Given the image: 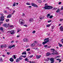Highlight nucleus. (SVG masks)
I'll list each match as a JSON object with an SVG mask.
<instances>
[{"instance_id": "45", "label": "nucleus", "mask_w": 63, "mask_h": 63, "mask_svg": "<svg viewBox=\"0 0 63 63\" xmlns=\"http://www.w3.org/2000/svg\"><path fill=\"white\" fill-rule=\"evenodd\" d=\"M13 57L14 59H16V56L15 55H14Z\"/></svg>"}, {"instance_id": "52", "label": "nucleus", "mask_w": 63, "mask_h": 63, "mask_svg": "<svg viewBox=\"0 0 63 63\" xmlns=\"http://www.w3.org/2000/svg\"><path fill=\"white\" fill-rule=\"evenodd\" d=\"M47 59L48 61L49 60V59H50V58H47Z\"/></svg>"}, {"instance_id": "2", "label": "nucleus", "mask_w": 63, "mask_h": 63, "mask_svg": "<svg viewBox=\"0 0 63 63\" xmlns=\"http://www.w3.org/2000/svg\"><path fill=\"white\" fill-rule=\"evenodd\" d=\"M19 24L21 25H24L25 23L24 20L22 19H21L19 20Z\"/></svg>"}, {"instance_id": "12", "label": "nucleus", "mask_w": 63, "mask_h": 63, "mask_svg": "<svg viewBox=\"0 0 63 63\" xmlns=\"http://www.w3.org/2000/svg\"><path fill=\"white\" fill-rule=\"evenodd\" d=\"M36 58L37 59H39L40 58H41V55L38 56V55H36Z\"/></svg>"}, {"instance_id": "18", "label": "nucleus", "mask_w": 63, "mask_h": 63, "mask_svg": "<svg viewBox=\"0 0 63 63\" xmlns=\"http://www.w3.org/2000/svg\"><path fill=\"white\" fill-rule=\"evenodd\" d=\"M60 9H58L57 11H56V12L57 13H59L60 12Z\"/></svg>"}, {"instance_id": "38", "label": "nucleus", "mask_w": 63, "mask_h": 63, "mask_svg": "<svg viewBox=\"0 0 63 63\" xmlns=\"http://www.w3.org/2000/svg\"><path fill=\"white\" fill-rule=\"evenodd\" d=\"M15 12V11L14 10L13 11V13L11 14V15H14V13Z\"/></svg>"}, {"instance_id": "53", "label": "nucleus", "mask_w": 63, "mask_h": 63, "mask_svg": "<svg viewBox=\"0 0 63 63\" xmlns=\"http://www.w3.org/2000/svg\"><path fill=\"white\" fill-rule=\"evenodd\" d=\"M63 10V7H62L61 8V10Z\"/></svg>"}, {"instance_id": "28", "label": "nucleus", "mask_w": 63, "mask_h": 63, "mask_svg": "<svg viewBox=\"0 0 63 63\" xmlns=\"http://www.w3.org/2000/svg\"><path fill=\"white\" fill-rule=\"evenodd\" d=\"M34 49L35 50H39V49H38V48H34Z\"/></svg>"}, {"instance_id": "9", "label": "nucleus", "mask_w": 63, "mask_h": 63, "mask_svg": "<svg viewBox=\"0 0 63 63\" xmlns=\"http://www.w3.org/2000/svg\"><path fill=\"white\" fill-rule=\"evenodd\" d=\"M50 60L51 61V63H53L54 62V59L52 58H51L50 59Z\"/></svg>"}, {"instance_id": "19", "label": "nucleus", "mask_w": 63, "mask_h": 63, "mask_svg": "<svg viewBox=\"0 0 63 63\" xmlns=\"http://www.w3.org/2000/svg\"><path fill=\"white\" fill-rule=\"evenodd\" d=\"M37 2H38L39 3H41L42 2V1H41V0H37Z\"/></svg>"}, {"instance_id": "39", "label": "nucleus", "mask_w": 63, "mask_h": 63, "mask_svg": "<svg viewBox=\"0 0 63 63\" xmlns=\"http://www.w3.org/2000/svg\"><path fill=\"white\" fill-rule=\"evenodd\" d=\"M26 4L27 5H30V3H26Z\"/></svg>"}, {"instance_id": "1", "label": "nucleus", "mask_w": 63, "mask_h": 63, "mask_svg": "<svg viewBox=\"0 0 63 63\" xmlns=\"http://www.w3.org/2000/svg\"><path fill=\"white\" fill-rule=\"evenodd\" d=\"M53 6L47 5V3H46L45 4V6L44 7V8L45 10H51V9H53Z\"/></svg>"}, {"instance_id": "31", "label": "nucleus", "mask_w": 63, "mask_h": 63, "mask_svg": "<svg viewBox=\"0 0 63 63\" xmlns=\"http://www.w3.org/2000/svg\"><path fill=\"white\" fill-rule=\"evenodd\" d=\"M43 18L44 17L40 16V19H43Z\"/></svg>"}, {"instance_id": "42", "label": "nucleus", "mask_w": 63, "mask_h": 63, "mask_svg": "<svg viewBox=\"0 0 63 63\" xmlns=\"http://www.w3.org/2000/svg\"><path fill=\"white\" fill-rule=\"evenodd\" d=\"M4 47V45H2L0 46L1 48H3Z\"/></svg>"}, {"instance_id": "61", "label": "nucleus", "mask_w": 63, "mask_h": 63, "mask_svg": "<svg viewBox=\"0 0 63 63\" xmlns=\"http://www.w3.org/2000/svg\"><path fill=\"white\" fill-rule=\"evenodd\" d=\"M61 4V2H59V5H60Z\"/></svg>"}, {"instance_id": "46", "label": "nucleus", "mask_w": 63, "mask_h": 63, "mask_svg": "<svg viewBox=\"0 0 63 63\" xmlns=\"http://www.w3.org/2000/svg\"><path fill=\"white\" fill-rule=\"evenodd\" d=\"M33 55H31V56H30V58H32V57H33Z\"/></svg>"}, {"instance_id": "23", "label": "nucleus", "mask_w": 63, "mask_h": 63, "mask_svg": "<svg viewBox=\"0 0 63 63\" xmlns=\"http://www.w3.org/2000/svg\"><path fill=\"white\" fill-rule=\"evenodd\" d=\"M19 59L20 60H22V58L21 57H20L19 58Z\"/></svg>"}, {"instance_id": "64", "label": "nucleus", "mask_w": 63, "mask_h": 63, "mask_svg": "<svg viewBox=\"0 0 63 63\" xmlns=\"http://www.w3.org/2000/svg\"><path fill=\"white\" fill-rule=\"evenodd\" d=\"M19 36L18 35L17 36V38H19Z\"/></svg>"}, {"instance_id": "49", "label": "nucleus", "mask_w": 63, "mask_h": 63, "mask_svg": "<svg viewBox=\"0 0 63 63\" xmlns=\"http://www.w3.org/2000/svg\"><path fill=\"white\" fill-rule=\"evenodd\" d=\"M36 32V31H34L32 32V33H35Z\"/></svg>"}, {"instance_id": "29", "label": "nucleus", "mask_w": 63, "mask_h": 63, "mask_svg": "<svg viewBox=\"0 0 63 63\" xmlns=\"http://www.w3.org/2000/svg\"><path fill=\"white\" fill-rule=\"evenodd\" d=\"M52 29L51 30V31H52V32H53L52 31V29H54V26H52L51 27Z\"/></svg>"}, {"instance_id": "13", "label": "nucleus", "mask_w": 63, "mask_h": 63, "mask_svg": "<svg viewBox=\"0 0 63 63\" xmlns=\"http://www.w3.org/2000/svg\"><path fill=\"white\" fill-rule=\"evenodd\" d=\"M29 21L30 22H33V21H34V20L32 18H30L29 20Z\"/></svg>"}, {"instance_id": "27", "label": "nucleus", "mask_w": 63, "mask_h": 63, "mask_svg": "<svg viewBox=\"0 0 63 63\" xmlns=\"http://www.w3.org/2000/svg\"><path fill=\"white\" fill-rule=\"evenodd\" d=\"M2 61H3V59H2V58H0V62H2Z\"/></svg>"}, {"instance_id": "25", "label": "nucleus", "mask_w": 63, "mask_h": 63, "mask_svg": "<svg viewBox=\"0 0 63 63\" xmlns=\"http://www.w3.org/2000/svg\"><path fill=\"white\" fill-rule=\"evenodd\" d=\"M3 29V28L2 27H1L0 28V30H1V31H2V30H3V29Z\"/></svg>"}, {"instance_id": "3", "label": "nucleus", "mask_w": 63, "mask_h": 63, "mask_svg": "<svg viewBox=\"0 0 63 63\" xmlns=\"http://www.w3.org/2000/svg\"><path fill=\"white\" fill-rule=\"evenodd\" d=\"M48 39H49V38H47L45 39L44 40V41H44L43 43V45H45V44H46L48 42H49V40H48Z\"/></svg>"}, {"instance_id": "8", "label": "nucleus", "mask_w": 63, "mask_h": 63, "mask_svg": "<svg viewBox=\"0 0 63 63\" xmlns=\"http://www.w3.org/2000/svg\"><path fill=\"white\" fill-rule=\"evenodd\" d=\"M9 32L10 34H12V35L13 34H15V31L14 30H12L11 31H9Z\"/></svg>"}, {"instance_id": "33", "label": "nucleus", "mask_w": 63, "mask_h": 63, "mask_svg": "<svg viewBox=\"0 0 63 63\" xmlns=\"http://www.w3.org/2000/svg\"><path fill=\"white\" fill-rule=\"evenodd\" d=\"M25 61H27V62H29V60L27 58H26L25 59Z\"/></svg>"}, {"instance_id": "17", "label": "nucleus", "mask_w": 63, "mask_h": 63, "mask_svg": "<svg viewBox=\"0 0 63 63\" xmlns=\"http://www.w3.org/2000/svg\"><path fill=\"white\" fill-rule=\"evenodd\" d=\"M11 16H12V15H10L8 16L7 17V18H10V17H11Z\"/></svg>"}, {"instance_id": "55", "label": "nucleus", "mask_w": 63, "mask_h": 63, "mask_svg": "<svg viewBox=\"0 0 63 63\" xmlns=\"http://www.w3.org/2000/svg\"><path fill=\"white\" fill-rule=\"evenodd\" d=\"M61 61H62L60 59L59 60V62H61Z\"/></svg>"}, {"instance_id": "35", "label": "nucleus", "mask_w": 63, "mask_h": 63, "mask_svg": "<svg viewBox=\"0 0 63 63\" xmlns=\"http://www.w3.org/2000/svg\"><path fill=\"white\" fill-rule=\"evenodd\" d=\"M20 30H20V29L18 30L17 33H18V32H19Z\"/></svg>"}, {"instance_id": "30", "label": "nucleus", "mask_w": 63, "mask_h": 63, "mask_svg": "<svg viewBox=\"0 0 63 63\" xmlns=\"http://www.w3.org/2000/svg\"><path fill=\"white\" fill-rule=\"evenodd\" d=\"M8 48H12V46H9L8 47Z\"/></svg>"}, {"instance_id": "51", "label": "nucleus", "mask_w": 63, "mask_h": 63, "mask_svg": "<svg viewBox=\"0 0 63 63\" xmlns=\"http://www.w3.org/2000/svg\"><path fill=\"white\" fill-rule=\"evenodd\" d=\"M7 53L8 55H9V54H10V53L9 52H7Z\"/></svg>"}, {"instance_id": "10", "label": "nucleus", "mask_w": 63, "mask_h": 63, "mask_svg": "<svg viewBox=\"0 0 63 63\" xmlns=\"http://www.w3.org/2000/svg\"><path fill=\"white\" fill-rule=\"evenodd\" d=\"M23 40L24 42H28L29 41V40L27 38H24Z\"/></svg>"}, {"instance_id": "15", "label": "nucleus", "mask_w": 63, "mask_h": 63, "mask_svg": "<svg viewBox=\"0 0 63 63\" xmlns=\"http://www.w3.org/2000/svg\"><path fill=\"white\" fill-rule=\"evenodd\" d=\"M50 55V53H47L46 54V55L47 56H49Z\"/></svg>"}, {"instance_id": "34", "label": "nucleus", "mask_w": 63, "mask_h": 63, "mask_svg": "<svg viewBox=\"0 0 63 63\" xmlns=\"http://www.w3.org/2000/svg\"><path fill=\"white\" fill-rule=\"evenodd\" d=\"M10 27H12V28H14V26L13 25H11L10 26Z\"/></svg>"}, {"instance_id": "6", "label": "nucleus", "mask_w": 63, "mask_h": 63, "mask_svg": "<svg viewBox=\"0 0 63 63\" xmlns=\"http://www.w3.org/2000/svg\"><path fill=\"white\" fill-rule=\"evenodd\" d=\"M3 26H4L5 27H6V28H7L8 27V26H10V25L9 24H7L6 23L4 24L3 25Z\"/></svg>"}, {"instance_id": "5", "label": "nucleus", "mask_w": 63, "mask_h": 63, "mask_svg": "<svg viewBox=\"0 0 63 63\" xmlns=\"http://www.w3.org/2000/svg\"><path fill=\"white\" fill-rule=\"evenodd\" d=\"M31 5H32V6H33V7H37V8H38V5H36L35 3H31Z\"/></svg>"}, {"instance_id": "21", "label": "nucleus", "mask_w": 63, "mask_h": 63, "mask_svg": "<svg viewBox=\"0 0 63 63\" xmlns=\"http://www.w3.org/2000/svg\"><path fill=\"white\" fill-rule=\"evenodd\" d=\"M20 61V60L19 59H16V62H19Z\"/></svg>"}, {"instance_id": "63", "label": "nucleus", "mask_w": 63, "mask_h": 63, "mask_svg": "<svg viewBox=\"0 0 63 63\" xmlns=\"http://www.w3.org/2000/svg\"><path fill=\"white\" fill-rule=\"evenodd\" d=\"M50 21H51V20H49V21H48V23L50 22Z\"/></svg>"}, {"instance_id": "14", "label": "nucleus", "mask_w": 63, "mask_h": 63, "mask_svg": "<svg viewBox=\"0 0 63 63\" xmlns=\"http://www.w3.org/2000/svg\"><path fill=\"white\" fill-rule=\"evenodd\" d=\"M9 60L11 62H13V61H14V59H13L12 58H11L9 59Z\"/></svg>"}, {"instance_id": "4", "label": "nucleus", "mask_w": 63, "mask_h": 63, "mask_svg": "<svg viewBox=\"0 0 63 63\" xmlns=\"http://www.w3.org/2000/svg\"><path fill=\"white\" fill-rule=\"evenodd\" d=\"M51 50L52 51H53V52L52 53V54L54 55V54H56V55H57L58 54V53L56 52V51H54V49L51 48Z\"/></svg>"}, {"instance_id": "11", "label": "nucleus", "mask_w": 63, "mask_h": 63, "mask_svg": "<svg viewBox=\"0 0 63 63\" xmlns=\"http://www.w3.org/2000/svg\"><path fill=\"white\" fill-rule=\"evenodd\" d=\"M60 30L62 31H63V26H61L60 27Z\"/></svg>"}, {"instance_id": "41", "label": "nucleus", "mask_w": 63, "mask_h": 63, "mask_svg": "<svg viewBox=\"0 0 63 63\" xmlns=\"http://www.w3.org/2000/svg\"><path fill=\"white\" fill-rule=\"evenodd\" d=\"M60 22L61 21H63V19H60Z\"/></svg>"}, {"instance_id": "62", "label": "nucleus", "mask_w": 63, "mask_h": 63, "mask_svg": "<svg viewBox=\"0 0 63 63\" xmlns=\"http://www.w3.org/2000/svg\"><path fill=\"white\" fill-rule=\"evenodd\" d=\"M22 56L24 58H25V57H26V56Z\"/></svg>"}, {"instance_id": "56", "label": "nucleus", "mask_w": 63, "mask_h": 63, "mask_svg": "<svg viewBox=\"0 0 63 63\" xmlns=\"http://www.w3.org/2000/svg\"><path fill=\"white\" fill-rule=\"evenodd\" d=\"M16 6H18V3H16Z\"/></svg>"}, {"instance_id": "59", "label": "nucleus", "mask_w": 63, "mask_h": 63, "mask_svg": "<svg viewBox=\"0 0 63 63\" xmlns=\"http://www.w3.org/2000/svg\"><path fill=\"white\" fill-rule=\"evenodd\" d=\"M48 60L47 59H46L45 60V61H46L47 62L48 61Z\"/></svg>"}, {"instance_id": "20", "label": "nucleus", "mask_w": 63, "mask_h": 63, "mask_svg": "<svg viewBox=\"0 0 63 63\" xmlns=\"http://www.w3.org/2000/svg\"><path fill=\"white\" fill-rule=\"evenodd\" d=\"M22 55H23V54H25V55H26V52L25 51L22 53Z\"/></svg>"}, {"instance_id": "37", "label": "nucleus", "mask_w": 63, "mask_h": 63, "mask_svg": "<svg viewBox=\"0 0 63 63\" xmlns=\"http://www.w3.org/2000/svg\"><path fill=\"white\" fill-rule=\"evenodd\" d=\"M50 18H52L53 17V16L51 15L49 17Z\"/></svg>"}, {"instance_id": "40", "label": "nucleus", "mask_w": 63, "mask_h": 63, "mask_svg": "<svg viewBox=\"0 0 63 63\" xmlns=\"http://www.w3.org/2000/svg\"><path fill=\"white\" fill-rule=\"evenodd\" d=\"M30 48H29L28 49H27V51H30Z\"/></svg>"}, {"instance_id": "16", "label": "nucleus", "mask_w": 63, "mask_h": 63, "mask_svg": "<svg viewBox=\"0 0 63 63\" xmlns=\"http://www.w3.org/2000/svg\"><path fill=\"white\" fill-rule=\"evenodd\" d=\"M34 46H35V44L32 43L31 44V47H34Z\"/></svg>"}, {"instance_id": "24", "label": "nucleus", "mask_w": 63, "mask_h": 63, "mask_svg": "<svg viewBox=\"0 0 63 63\" xmlns=\"http://www.w3.org/2000/svg\"><path fill=\"white\" fill-rule=\"evenodd\" d=\"M50 16V14H47V18H49V16Z\"/></svg>"}, {"instance_id": "54", "label": "nucleus", "mask_w": 63, "mask_h": 63, "mask_svg": "<svg viewBox=\"0 0 63 63\" xmlns=\"http://www.w3.org/2000/svg\"><path fill=\"white\" fill-rule=\"evenodd\" d=\"M4 13H7V11H6V10H4Z\"/></svg>"}, {"instance_id": "58", "label": "nucleus", "mask_w": 63, "mask_h": 63, "mask_svg": "<svg viewBox=\"0 0 63 63\" xmlns=\"http://www.w3.org/2000/svg\"><path fill=\"white\" fill-rule=\"evenodd\" d=\"M25 16V14L23 13L22 16Z\"/></svg>"}, {"instance_id": "47", "label": "nucleus", "mask_w": 63, "mask_h": 63, "mask_svg": "<svg viewBox=\"0 0 63 63\" xmlns=\"http://www.w3.org/2000/svg\"><path fill=\"white\" fill-rule=\"evenodd\" d=\"M51 47V46H47V48H50V47Z\"/></svg>"}, {"instance_id": "7", "label": "nucleus", "mask_w": 63, "mask_h": 63, "mask_svg": "<svg viewBox=\"0 0 63 63\" xmlns=\"http://www.w3.org/2000/svg\"><path fill=\"white\" fill-rule=\"evenodd\" d=\"M4 16H2L0 17V21H4Z\"/></svg>"}, {"instance_id": "60", "label": "nucleus", "mask_w": 63, "mask_h": 63, "mask_svg": "<svg viewBox=\"0 0 63 63\" xmlns=\"http://www.w3.org/2000/svg\"><path fill=\"white\" fill-rule=\"evenodd\" d=\"M60 60V59L59 58H58V59H56V60Z\"/></svg>"}, {"instance_id": "43", "label": "nucleus", "mask_w": 63, "mask_h": 63, "mask_svg": "<svg viewBox=\"0 0 63 63\" xmlns=\"http://www.w3.org/2000/svg\"><path fill=\"white\" fill-rule=\"evenodd\" d=\"M44 47H45V48H47V45H46L44 46Z\"/></svg>"}, {"instance_id": "36", "label": "nucleus", "mask_w": 63, "mask_h": 63, "mask_svg": "<svg viewBox=\"0 0 63 63\" xmlns=\"http://www.w3.org/2000/svg\"><path fill=\"white\" fill-rule=\"evenodd\" d=\"M60 56H58L57 57H56L55 58H60Z\"/></svg>"}, {"instance_id": "32", "label": "nucleus", "mask_w": 63, "mask_h": 63, "mask_svg": "<svg viewBox=\"0 0 63 63\" xmlns=\"http://www.w3.org/2000/svg\"><path fill=\"white\" fill-rule=\"evenodd\" d=\"M59 46L60 47H61L62 46V45L61 44H60L59 43Z\"/></svg>"}, {"instance_id": "50", "label": "nucleus", "mask_w": 63, "mask_h": 63, "mask_svg": "<svg viewBox=\"0 0 63 63\" xmlns=\"http://www.w3.org/2000/svg\"><path fill=\"white\" fill-rule=\"evenodd\" d=\"M24 26H25V27H27V25H23Z\"/></svg>"}, {"instance_id": "57", "label": "nucleus", "mask_w": 63, "mask_h": 63, "mask_svg": "<svg viewBox=\"0 0 63 63\" xmlns=\"http://www.w3.org/2000/svg\"><path fill=\"white\" fill-rule=\"evenodd\" d=\"M29 46L28 45H26V47H29Z\"/></svg>"}, {"instance_id": "44", "label": "nucleus", "mask_w": 63, "mask_h": 63, "mask_svg": "<svg viewBox=\"0 0 63 63\" xmlns=\"http://www.w3.org/2000/svg\"><path fill=\"white\" fill-rule=\"evenodd\" d=\"M6 22H9V19H6Z\"/></svg>"}, {"instance_id": "26", "label": "nucleus", "mask_w": 63, "mask_h": 63, "mask_svg": "<svg viewBox=\"0 0 63 63\" xmlns=\"http://www.w3.org/2000/svg\"><path fill=\"white\" fill-rule=\"evenodd\" d=\"M16 2H14L13 5V6H16Z\"/></svg>"}, {"instance_id": "48", "label": "nucleus", "mask_w": 63, "mask_h": 63, "mask_svg": "<svg viewBox=\"0 0 63 63\" xmlns=\"http://www.w3.org/2000/svg\"><path fill=\"white\" fill-rule=\"evenodd\" d=\"M12 46V47H15L16 46L15 45H13Z\"/></svg>"}, {"instance_id": "22", "label": "nucleus", "mask_w": 63, "mask_h": 63, "mask_svg": "<svg viewBox=\"0 0 63 63\" xmlns=\"http://www.w3.org/2000/svg\"><path fill=\"white\" fill-rule=\"evenodd\" d=\"M50 24L47 25H46V27H49L50 26Z\"/></svg>"}]
</instances>
